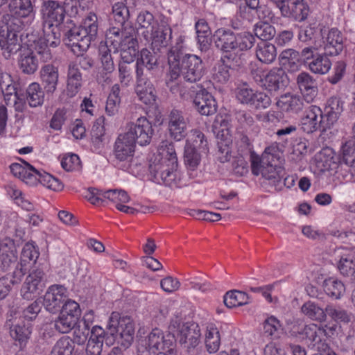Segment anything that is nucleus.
Listing matches in <instances>:
<instances>
[{
  "instance_id": "obj_64",
  "label": "nucleus",
  "mask_w": 355,
  "mask_h": 355,
  "mask_svg": "<svg viewBox=\"0 0 355 355\" xmlns=\"http://www.w3.org/2000/svg\"><path fill=\"white\" fill-rule=\"evenodd\" d=\"M60 313L67 316H71L75 319L79 320L81 311L80 306L77 302L67 299L60 309Z\"/></svg>"
},
{
  "instance_id": "obj_41",
  "label": "nucleus",
  "mask_w": 355,
  "mask_h": 355,
  "mask_svg": "<svg viewBox=\"0 0 355 355\" xmlns=\"http://www.w3.org/2000/svg\"><path fill=\"white\" fill-rule=\"evenodd\" d=\"M323 288L325 293L335 299H339L345 291L344 284L337 279L330 277L323 282Z\"/></svg>"
},
{
  "instance_id": "obj_5",
  "label": "nucleus",
  "mask_w": 355,
  "mask_h": 355,
  "mask_svg": "<svg viewBox=\"0 0 355 355\" xmlns=\"http://www.w3.org/2000/svg\"><path fill=\"white\" fill-rule=\"evenodd\" d=\"M68 26L64 29L63 39L66 46L69 47L73 53L87 51L92 41L94 40L98 32L97 16L89 13L83 24L76 26L71 20L67 21Z\"/></svg>"
},
{
  "instance_id": "obj_49",
  "label": "nucleus",
  "mask_w": 355,
  "mask_h": 355,
  "mask_svg": "<svg viewBox=\"0 0 355 355\" xmlns=\"http://www.w3.org/2000/svg\"><path fill=\"white\" fill-rule=\"evenodd\" d=\"M328 55L318 54L315 59L309 62L310 70L315 73L324 74L331 69V62L327 58Z\"/></svg>"
},
{
  "instance_id": "obj_50",
  "label": "nucleus",
  "mask_w": 355,
  "mask_h": 355,
  "mask_svg": "<svg viewBox=\"0 0 355 355\" xmlns=\"http://www.w3.org/2000/svg\"><path fill=\"white\" fill-rule=\"evenodd\" d=\"M130 15L129 9L124 3L118 2L112 6V18L119 26H130L126 23Z\"/></svg>"
},
{
  "instance_id": "obj_30",
  "label": "nucleus",
  "mask_w": 355,
  "mask_h": 355,
  "mask_svg": "<svg viewBox=\"0 0 355 355\" xmlns=\"http://www.w3.org/2000/svg\"><path fill=\"white\" fill-rule=\"evenodd\" d=\"M239 15L248 21H252L257 19L270 20L273 17V13L268 6L255 8L244 4L239 6Z\"/></svg>"
},
{
  "instance_id": "obj_6",
  "label": "nucleus",
  "mask_w": 355,
  "mask_h": 355,
  "mask_svg": "<svg viewBox=\"0 0 355 355\" xmlns=\"http://www.w3.org/2000/svg\"><path fill=\"white\" fill-rule=\"evenodd\" d=\"M100 45L112 47L114 53H139L137 30L132 26H112L106 31L105 41Z\"/></svg>"
},
{
  "instance_id": "obj_12",
  "label": "nucleus",
  "mask_w": 355,
  "mask_h": 355,
  "mask_svg": "<svg viewBox=\"0 0 355 355\" xmlns=\"http://www.w3.org/2000/svg\"><path fill=\"white\" fill-rule=\"evenodd\" d=\"M28 275L21 288V295L23 299L31 300L43 291L46 286V275L42 268L33 267L28 268Z\"/></svg>"
},
{
  "instance_id": "obj_34",
  "label": "nucleus",
  "mask_w": 355,
  "mask_h": 355,
  "mask_svg": "<svg viewBox=\"0 0 355 355\" xmlns=\"http://www.w3.org/2000/svg\"><path fill=\"white\" fill-rule=\"evenodd\" d=\"M278 59L280 65L290 71H295L301 66L300 52L293 49H286L282 51Z\"/></svg>"
},
{
  "instance_id": "obj_13",
  "label": "nucleus",
  "mask_w": 355,
  "mask_h": 355,
  "mask_svg": "<svg viewBox=\"0 0 355 355\" xmlns=\"http://www.w3.org/2000/svg\"><path fill=\"white\" fill-rule=\"evenodd\" d=\"M280 10L283 17L302 22L306 19L310 10L304 0H270Z\"/></svg>"
},
{
  "instance_id": "obj_31",
  "label": "nucleus",
  "mask_w": 355,
  "mask_h": 355,
  "mask_svg": "<svg viewBox=\"0 0 355 355\" xmlns=\"http://www.w3.org/2000/svg\"><path fill=\"white\" fill-rule=\"evenodd\" d=\"M41 82L44 92L47 94H53L58 83V69L52 64L44 65L41 71Z\"/></svg>"
},
{
  "instance_id": "obj_10",
  "label": "nucleus",
  "mask_w": 355,
  "mask_h": 355,
  "mask_svg": "<svg viewBox=\"0 0 355 355\" xmlns=\"http://www.w3.org/2000/svg\"><path fill=\"white\" fill-rule=\"evenodd\" d=\"M252 173L254 175H261L268 184L275 187L277 191L282 189V179L284 176V168L275 162H266L261 163L260 157H255L251 164Z\"/></svg>"
},
{
  "instance_id": "obj_9",
  "label": "nucleus",
  "mask_w": 355,
  "mask_h": 355,
  "mask_svg": "<svg viewBox=\"0 0 355 355\" xmlns=\"http://www.w3.org/2000/svg\"><path fill=\"white\" fill-rule=\"evenodd\" d=\"M168 331L174 338V343L178 341L187 349L195 348L199 344L200 331L198 325L195 323L183 322L178 316L171 319Z\"/></svg>"
},
{
  "instance_id": "obj_23",
  "label": "nucleus",
  "mask_w": 355,
  "mask_h": 355,
  "mask_svg": "<svg viewBox=\"0 0 355 355\" xmlns=\"http://www.w3.org/2000/svg\"><path fill=\"white\" fill-rule=\"evenodd\" d=\"M6 325L10 329L11 337L18 343L21 349H24L32 334V324L24 321L14 323L12 320H7Z\"/></svg>"
},
{
  "instance_id": "obj_39",
  "label": "nucleus",
  "mask_w": 355,
  "mask_h": 355,
  "mask_svg": "<svg viewBox=\"0 0 355 355\" xmlns=\"http://www.w3.org/2000/svg\"><path fill=\"white\" fill-rule=\"evenodd\" d=\"M205 346L209 353L216 352L220 345V336L215 324H210L207 327L205 334Z\"/></svg>"
},
{
  "instance_id": "obj_3",
  "label": "nucleus",
  "mask_w": 355,
  "mask_h": 355,
  "mask_svg": "<svg viewBox=\"0 0 355 355\" xmlns=\"http://www.w3.org/2000/svg\"><path fill=\"white\" fill-rule=\"evenodd\" d=\"M169 71L166 75V85L173 94L179 93L183 96V87L180 78L186 82L196 83L203 76L205 67L202 59L191 54H186L180 58L179 53L171 50L168 53Z\"/></svg>"
},
{
  "instance_id": "obj_56",
  "label": "nucleus",
  "mask_w": 355,
  "mask_h": 355,
  "mask_svg": "<svg viewBox=\"0 0 355 355\" xmlns=\"http://www.w3.org/2000/svg\"><path fill=\"white\" fill-rule=\"evenodd\" d=\"M37 183L40 182L42 185L54 191H61L64 186L62 183L58 179L52 176L51 174L44 171H38L37 176Z\"/></svg>"
},
{
  "instance_id": "obj_45",
  "label": "nucleus",
  "mask_w": 355,
  "mask_h": 355,
  "mask_svg": "<svg viewBox=\"0 0 355 355\" xmlns=\"http://www.w3.org/2000/svg\"><path fill=\"white\" fill-rule=\"evenodd\" d=\"M268 20H262L257 23L254 26V33L256 37L259 38L261 42H267L272 40L276 34L274 26L270 24Z\"/></svg>"
},
{
  "instance_id": "obj_26",
  "label": "nucleus",
  "mask_w": 355,
  "mask_h": 355,
  "mask_svg": "<svg viewBox=\"0 0 355 355\" xmlns=\"http://www.w3.org/2000/svg\"><path fill=\"white\" fill-rule=\"evenodd\" d=\"M98 52L102 71L98 75L97 80L100 83H110V76L115 69L111 49L106 45H100Z\"/></svg>"
},
{
  "instance_id": "obj_57",
  "label": "nucleus",
  "mask_w": 355,
  "mask_h": 355,
  "mask_svg": "<svg viewBox=\"0 0 355 355\" xmlns=\"http://www.w3.org/2000/svg\"><path fill=\"white\" fill-rule=\"evenodd\" d=\"M104 198L105 200L107 199L116 204V208H118V205L127 203L130 200L128 193L122 189H110L105 191Z\"/></svg>"
},
{
  "instance_id": "obj_11",
  "label": "nucleus",
  "mask_w": 355,
  "mask_h": 355,
  "mask_svg": "<svg viewBox=\"0 0 355 355\" xmlns=\"http://www.w3.org/2000/svg\"><path fill=\"white\" fill-rule=\"evenodd\" d=\"M188 94L193 98L194 108L202 115L215 114L217 105L213 96L201 85L195 84L189 88Z\"/></svg>"
},
{
  "instance_id": "obj_28",
  "label": "nucleus",
  "mask_w": 355,
  "mask_h": 355,
  "mask_svg": "<svg viewBox=\"0 0 355 355\" xmlns=\"http://www.w3.org/2000/svg\"><path fill=\"white\" fill-rule=\"evenodd\" d=\"M297 87L307 103L313 101L318 94L316 80L307 72L300 73L296 78Z\"/></svg>"
},
{
  "instance_id": "obj_16",
  "label": "nucleus",
  "mask_w": 355,
  "mask_h": 355,
  "mask_svg": "<svg viewBox=\"0 0 355 355\" xmlns=\"http://www.w3.org/2000/svg\"><path fill=\"white\" fill-rule=\"evenodd\" d=\"M151 39L153 51H159L160 53L165 52L168 54L171 50H173V49H167L172 39V29L166 22L162 21L151 31Z\"/></svg>"
},
{
  "instance_id": "obj_58",
  "label": "nucleus",
  "mask_w": 355,
  "mask_h": 355,
  "mask_svg": "<svg viewBox=\"0 0 355 355\" xmlns=\"http://www.w3.org/2000/svg\"><path fill=\"white\" fill-rule=\"evenodd\" d=\"M255 37L250 32L236 33V50L248 51L254 44Z\"/></svg>"
},
{
  "instance_id": "obj_2",
  "label": "nucleus",
  "mask_w": 355,
  "mask_h": 355,
  "mask_svg": "<svg viewBox=\"0 0 355 355\" xmlns=\"http://www.w3.org/2000/svg\"><path fill=\"white\" fill-rule=\"evenodd\" d=\"M153 133L152 123L146 117H140L135 123L128 124L127 131L120 134L114 143L113 155L117 166L123 171L128 170L136 144L140 146L149 144Z\"/></svg>"
},
{
  "instance_id": "obj_40",
  "label": "nucleus",
  "mask_w": 355,
  "mask_h": 355,
  "mask_svg": "<svg viewBox=\"0 0 355 355\" xmlns=\"http://www.w3.org/2000/svg\"><path fill=\"white\" fill-rule=\"evenodd\" d=\"M120 86L115 84L112 87L111 92L107 97L105 105V112L112 116L116 115L119 112L121 103Z\"/></svg>"
},
{
  "instance_id": "obj_36",
  "label": "nucleus",
  "mask_w": 355,
  "mask_h": 355,
  "mask_svg": "<svg viewBox=\"0 0 355 355\" xmlns=\"http://www.w3.org/2000/svg\"><path fill=\"white\" fill-rule=\"evenodd\" d=\"M277 106L284 112H298L304 106L300 96L290 93L282 95L276 102Z\"/></svg>"
},
{
  "instance_id": "obj_63",
  "label": "nucleus",
  "mask_w": 355,
  "mask_h": 355,
  "mask_svg": "<svg viewBox=\"0 0 355 355\" xmlns=\"http://www.w3.org/2000/svg\"><path fill=\"white\" fill-rule=\"evenodd\" d=\"M257 91L247 87L246 84L239 87L236 89V96L237 100L242 104L250 106L252 101Z\"/></svg>"
},
{
  "instance_id": "obj_53",
  "label": "nucleus",
  "mask_w": 355,
  "mask_h": 355,
  "mask_svg": "<svg viewBox=\"0 0 355 355\" xmlns=\"http://www.w3.org/2000/svg\"><path fill=\"white\" fill-rule=\"evenodd\" d=\"M201 156L194 146L187 141L184 148V162L191 169L194 170L200 164Z\"/></svg>"
},
{
  "instance_id": "obj_20",
  "label": "nucleus",
  "mask_w": 355,
  "mask_h": 355,
  "mask_svg": "<svg viewBox=\"0 0 355 355\" xmlns=\"http://www.w3.org/2000/svg\"><path fill=\"white\" fill-rule=\"evenodd\" d=\"M324 53L330 56L338 55L344 48V37L342 33L337 28H331L327 33L321 30Z\"/></svg>"
},
{
  "instance_id": "obj_22",
  "label": "nucleus",
  "mask_w": 355,
  "mask_h": 355,
  "mask_svg": "<svg viewBox=\"0 0 355 355\" xmlns=\"http://www.w3.org/2000/svg\"><path fill=\"white\" fill-rule=\"evenodd\" d=\"M59 44L60 39L56 37L54 30H52L51 33L45 34L34 42L35 53L39 55L41 62H49L53 58L50 47H56Z\"/></svg>"
},
{
  "instance_id": "obj_18",
  "label": "nucleus",
  "mask_w": 355,
  "mask_h": 355,
  "mask_svg": "<svg viewBox=\"0 0 355 355\" xmlns=\"http://www.w3.org/2000/svg\"><path fill=\"white\" fill-rule=\"evenodd\" d=\"M287 80V75L283 68L274 67L263 78L260 79L261 87L270 94L276 93L286 86Z\"/></svg>"
},
{
  "instance_id": "obj_48",
  "label": "nucleus",
  "mask_w": 355,
  "mask_h": 355,
  "mask_svg": "<svg viewBox=\"0 0 355 355\" xmlns=\"http://www.w3.org/2000/svg\"><path fill=\"white\" fill-rule=\"evenodd\" d=\"M74 347V342L69 336H64L55 343L50 355H72Z\"/></svg>"
},
{
  "instance_id": "obj_33",
  "label": "nucleus",
  "mask_w": 355,
  "mask_h": 355,
  "mask_svg": "<svg viewBox=\"0 0 355 355\" xmlns=\"http://www.w3.org/2000/svg\"><path fill=\"white\" fill-rule=\"evenodd\" d=\"M17 252L11 240H6L0 244V270L5 271L17 261Z\"/></svg>"
},
{
  "instance_id": "obj_62",
  "label": "nucleus",
  "mask_w": 355,
  "mask_h": 355,
  "mask_svg": "<svg viewBox=\"0 0 355 355\" xmlns=\"http://www.w3.org/2000/svg\"><path fill=\"white\" fill-rule=\"evenodd\" d=\"M303 340H307L310 341L313 345L319 344L322 342V331L320 327L315 324H307Z\"/></svg>"
},
{
  "instance_id": "obj_46",
  "label": "nucleus",
  "mask_w": 355,
  "mask_h": 355,
  "mask_svg": "<svg viewBox=\"0 0 355 355\" xmlns=\"http://www.w3.org/2000/svg\"><path fill=\"white\" fill-rule=\"evenodd\" d=\"M234 71L233 67L218 61L213 68V79L221 84L227 83L230 80Z\"/></svg>"
},
{
  "instance_id": "obj_19",
  "label": "nucleus",
  "mask_w": 355,
  "mask_h": 355,
  "mask_svg": "<svg viewBox=\"0 0 355 355\" xmlns=\"http://www.w3.org/2000/svg\"><path fill=\"white\" fill-rule=\"evenodd\" d=\"M345 102L338 96L329 98L322 110V123L328 129L331 128L339 119L344 111Z\"/></svg>"
},
{
  "instance_id": "obj_61",
  "label": "nucleus",
  "mask_w": 355,
  "mask_h": 355,
  "mask_svg": "<svg viewBox=\"0 0 355 355\" xmlns=\"http://www.w3.org/2000/svg\"><path fill=\"white\" fill-rule=\"evenodd\" d=\"M338 269L341 275L350 277L352 279L355 277V263L349 257H342L338 263Z\"/></svg>"
},
{
  "instance_id": "obj_55",
  "label": "nucleus",
  "mask_w": 355,
  "mask_h": 355,
  "mask_svg": "<svg viewBox=\"0 0 355 355\" xmlns=\"http://www.w3.org/2000/svg\"><path fill=\"white\" fill-rule=\"evenodd\" d=\"M307 324L301 320L288 321L286 323V331L290 337L303 340L304 332Z\"/></svg>"
},
{
  "instance_id": "obj_21",
  "label": "nucleus",
  "mask_w": 355,
  "mask_h": 355,
  "mask_svg": "<svg viewBox=\"0 0 355 355\" xmlns=\"http://www.w3.org/2000/svg\"><path fill=\"white\" fill-rule=\"evenodd\" d=\"M168 129L170 136L176 141H180L187 134L188 119L181 111L173 110L168 116Z\"/></svg>"
},
{
  "instance_id": "obj_59",
  "label": "nucleus",
  "mask_w": 355,
  "mask_h": 355,
  "mask_svg": "<svg viewBox=\"0 0 355 355\" xmlns=\"http://www.w3.org/2000/svg\"><path fill=\"white\" fill-rule=\"evenodd\" d=\"M325 311L335 321L347 324L351 320V315L346 310L340 307L327 305L325 308Z\"/></svg>"
},
{
  "instance_id": "obj_42",
  "label": "nucleus",
  "mask_w": 355,
  "mask_h": 355,
  "mask_svg": "<svg viewBox=\"0 0 355 355\" xmlns=\"http://www.w3.org/2000/svg\"><path fill=\"white\" fill-rule=\"evenodd\" d=\"M302 313L312 320L324 321L327 317L325 310L313 302L308 301L301 307Z\"/></svg>"
},
{
  "instance_id": "obj_32",
  "label": "nucleus",
  "mask_w": 355,
  "mask_h": 355,
  "mask_svg": "<svg viewBox=\"0 0 355 355\" xmlns=\"http://www.w3.org/2000/svg\"><path fill=\"white\" fill-rule=\"evenodd\" d=\"M138 53H123L121 55V60L119 63V78L120 82L127 85L132 78V72L135 68L133 62Z\"/></svg>"
},
{
  "instance_id": "obj_37",
  "label": "nucleus",
  "mask_w": 355,
  "mask_h": 355,
  "mask_svg": "<svg viewBox=\"0 0 355 355\" xmlns=\"http://www.w3.org/2000/svg\"><path fill=\"white\" fill-rule=\"evenodd\" d=\"M82 85V74L75 64L71 62L68 65L67 71V95L72 97L75 96Z\"/></svg>"
},
{
  "instance_id": "obj_15",
  "label": "nucleus",
  "mask_w": 355,
  "mask_h": 355,
  "mask_svg": "<svg viewBox=\"0 0 355 355\" xmlns=\"http://www.w3.org/2000/svg\"><path fill=\"white\" fill-rule=\"evenodd\" d=\"M322 113L320 107L316 105L309 106L304 112L301 119L300 125L302 130L306 133H312L318 130L322 132L326 131L328 128L323 125Z\"/></svg>"
},
{
  "instance_id": "obj_29",
  "label": "nucleus",
  "mask_w": 355,
  "mask_h": 355,
  "mask_svg": "<svg viewBox=\"0 0 355 355\" xmlns=\"http://www.w3.org/2000/svg\"><path fill=\"white\" fill-rule=\"evenodd\" d=\"M158 52L153 51L152 53L147 49H143L140 52V58L137 59L135 65L136 73L140 69L144 73L154 76V73L158 68Z\"/></svg>"
},
{
  "instance_id": "obj_43",
  "label": "nucleus",
  "mask_w": 355,
  "mask_h": 355,
  "mask_svg": "<svg viewBox=\"0 0 355 355\" xmlns=\"http://www.w3.org/2000/svg\"><path fill=\"white\" fill-rule=\"evenodd\" d=\"M25 97L31 107H37L43 103L44 92L37 83H33L27 88Z\"/></svg>"
},
{
  "instance_id": "obj_4",
  "label": "nucleus",
  "mask_w": 355,
  "mask_h": 355,
  "mask_svg": "<svg viewBox=\"0 0 355 355\" xmlns=\"http://www.w3.org/2000/svg\"><path fill=\"white\" fill-rule=\"evenodd\" d=\"M135 325L132 320L128 316H121L118 312H112L109 318L106 329L98 325L92 327L88 341L103 345L114 343L120 344L125 348L128 347L134 339Z\"/></svg>"
},
{
  "instance_id": "obj_27",
  "label": "nucleus",
  "mask_w": 355,
  "mask_h": 355,
  "mask_svg": "<svg viewBox=\"0 0 355 355\" xmlns=\"http://www.w3.org/2000/svg\"><path fill=\"white\" fill-rule=\"evenodd\" d=\"M18 51H20L18 62L21 71L26 74L34 73L38 68L39 60H40L39 55L35 53V46H33V49H29L23 47L21 44L20 49L15 53Z\"/></svg>"
},
{
  "instance_id": "obj_60",
  "label": "nucleus",
  "mask_w": 355,
  "mask_h": 355,
  "mask_svg": "<svg viewBox=\"0 0 355 355\" xmlns=\"http://www.w3.org/2000/svg\"><path fill=\"white\" fill-rule=\"evenodd\" d=\"M21 277L15 276V272L14 271L12 279L7 277L0 278V300L8 295L11 291L12 286L19 284L21 280Z\"/></svg>"
},
{
  "instance_id": "obj_54",
  "label": "nucleus",
  "mask_w": 355,
  "mask_h": 355,
  "mask_svg": "<svg viewBox=\"0 0 355 355\" xmlns=\"http://www.w3.org/2000/svg\"><path fill=\"white\" fill-rule=\"evenodd\" d=\"M102 123V118L98 119L91 130L92 142L96 148H101L105 140V128Z\"/></svg>"
},
{
  "instance_id": "obj_17",
  "label": "nucleus",
  "mask_w": 355,
  "mask_h": 355,
  "mask_svg": "<svg viewBox=\"0 0 355 355\" xmlns=\"http://www.w3.org/2000/svg\"><path fill=\"white\" fill-rule=\"evenodd\" d=\"M67 299V289L62 285H53L44 295L43 305L47 311L55 313L60 311Z\"/></svg>"
},
{
  "instance_id": "obj_51",
  "label": "nucleus",
  "mask_w": 355,
  "mask_h": 355,
  "mask_svg": "<svg viewBox=\"0 0 355 355\" xmlns=\"http://www.w3.org/2000/svg\"><path fill=\"white\" fill-rule=\"evenodd\" d=\"M224 135H222V138L218 139L217 141L218 148V159L222 162L225 163L229 162L231 158V145L232 141L230 137L223 138Z\"/></svg>"
},
{
  "instance_id": "obj_52",
  "label": "nucleus",
  "mask_w": 355,
  "mask_h": 355,
  "mask_svg": "<svg viewBox=\"0 0 355 355\" xmlns=\"http://www.w3.org/2000/svg\"><path fill=\"white\" fill-rule=\"evenodd\" d=\"M78 321V320L71 316L60 313L58 318L54 321V327L61 334H67L74 328Z\"/></svg>"
},
{
  "instance_id": "obj_44",
  "label": "nucleus",
  "mask_w": 355,
  "mask_h": 355,
  "mask_svg": "<svg viewBox=\"0 0 355 355\" xmlns=\"http://www.w3.org/2000/svg\"><path fill=\"white\" fill-rule=\"evenodd\" d=\"M248 299L249 297L245 292L231 291L224 295V304L227 308H233L248 304Z\"/></svg>"
},
{
  "instance_id": "obj_38",
  "label": "nucleus",
  "mask_w": 355,
  "mask_h": 355,
  "mask_svg": "<svg viewBox=\"0 0 355 355\" xmlns=\"http://www.w3.org/2000/svg\"><path fill=\"white\" fill-rule=\"evenodd\" d=\"M256 57L262 63H272L277 57V49L274 44L267 42H260L256 47Z\"/></svg>"
},
{
  "instance_id": "obj_14",
  "label": "nucleus",
  "mask_w": 355,
  "mask_h": 355,
  "mask_svg": "<svg viewBox=\"0 0 355 355\" xmlns=\"http://www.w3.org/2000/svg\"><path fill=\"white\" fill-rule=\"evenodd\" d=\"M137 84L135 87V92L139 99L144 103L148 105L155 101L156 92L153 84L152 79L154 76H151L139 69L136 73Z\"/></svg>"
},
{
  "instance_id": "obj_25",
  "label": "nucleus",
  "mask_w": 355,
  "mask_h": 355,
  "mask_svg": "<svg viewBox=\"0 0 355 355\" xmlns=\"http://www.w3.org/2000/svg\"><path fill=\"white\" fill-rule=\"evenodd\" d=\"M216 47L223 53L236 50V33L230 29L219 28L213 35Z\"/></svg>"
},
{
  "instance_id": "obj_47",
  "label": "nucleus",
  "mask_w": 355,
  "mask_h": 355,
  "mask_svg": "<svg viewBox=\"0 0 355 355\" xmlns=\"http://www.w3.org/2000/svg\"><path fill=\"white\" fill-rule=\"evenodd\" d=\"M236 144L239 154L249 156L251 164L252 163V159H254V158L255 159V157H259V156L253 151L252 145L248 137L244 133H238Z\"/></svg>"
},
{
  "instance_id": "obj_35",
  "label": "nucleus",
  "mask_w": 355,
  "mask_h": 355,
  "mask_svg": "<svg viewBox=\"0 0 355 355\" xmlns=\"http://www.w3.org/2000/svg\"><path fill=\"white\" fill-rule=\"evenodd\" d=\"M343 156L339 159V165L341 168H347L349 173L355 175V141H348L342 148Z\"/></svg>"
},
{
  "instance_id": "obj_7",
  "label": "nucleus",
  "mask_w": 355,
  "mask_h": 355,
  "mask_svg": "<svg viewBox=\"0 0 355 355\" xmlns=\"http://www.w3.org/2000/svg\"><path fill=\"white\" fill-rule=\"evenodd\" d=\"M137 355H175L174 338L170 332L166 336L162 330L154 329L144 339H141L137 346Z\"/></svg>"
},
{
  "instance_id": "obj_24",
  "label": "nucleus",
  "mask_w": 355,
  "mask_h": 355,
  "mask_svg": "<svg viewBox=\"0 0 355 355\" xmlns=\"http://www.w3.org/2000/svg\"><path fill=\"white\" fill-rule=\"evenodd\" d=\"M40 255L35 246L31 243H26L23 247L19 266H17L15 272V276L23 277L28 268L35 267L36 261Z\"/></svg>"
},
{
  "instance_id": "obj_8",
  "label": "nucleus",
  "mask_w": 355,
  "mask_h": 355,
  "mask_svg": "<svg viewBox=\"0 0 355 355\" xmlns=\"http://www.w3.org/2000/svg\"><path fill=\"white\" fill-rule=\"evenodd\" d=\"M78 4L81 6L80 0H65L64 6L54 1L44 2L42 8L44 28L50 29L54 26H60L66 10L71 15L78 14Z\"/></svg>"
},
{
  "instance_id": "obj_1",
  "label": "nucleus",
  "mask_w": 355,
  "mask_h": 355,
  "mask_svg": "<svg viewBox=\"0 0 355 355\" xmlns=\"http://www.w3.org/2000/svg\"><path fill=\"white\" fill-rule=\"evenodd\" d=\"M33 11L31 0H11L8 12L0 19V47L3 55L9 58L21 47V36L25 25L22 18L28 17Z\"/></svg>"
}]
</instances>
